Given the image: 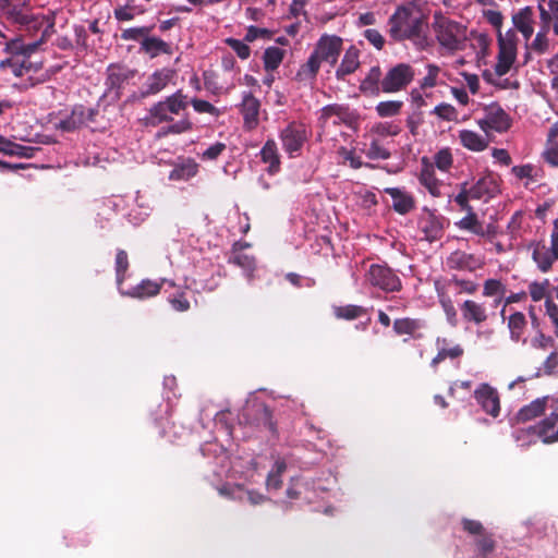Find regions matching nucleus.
<instances>
[{
	"label": "nucleus",
	"mask_w": 558,
	"mask_h": 558,
	"mask_svg": "<svg viewBox=\"0 0 558 558\" xmlns=\"http://www.w3.org/2000/svg\"><path fill=\"white\" fill-rule=\"evenodd\" d=\"M142 13L133 5H118L114 8L113 14L119 22L131 21L136 14Z\"/></svg>",
	"instance_id": "60"
},
{
	"label": "nucleus",
	"mask_w": 558,
	"mask_h": 558,
	"mask_svg": "<svg viewBox=\"0 0 558 558\" xmlns=\"http://www.w3.org/2000/svg\"><path fill=\"white\" fill-rule=\"evenodd\" d=\"M438 302L446 315L447 322L452 326H457V310L451 299L450 292L456 291L457 294L466 293L474 294L478 289V284L473 280L461 279L452 276L450 279H437L434 282Z\"/></svg>",
	"instance_id": "2"
},
{
	"label": "nucleus",
	"mask_w": 558,
	"mask_h": 558,
	"mask_svg": "<svg viewBox=\"0 0 558 558\" xmlns=\"http://www.w3.org/2000/svg\"><path fill=\"white\" fill-rule=\"evenodd\" d=\"M531 247L532 259L537 265V268L542 272H548L557 259L547 248V245L544 242H535L531 244Z\"/></svg>",
	"instance_id": "31"
},
{
	"label": "nucleus",
	"mask_w": 558,
	"mask_h": 558,
	"mask_svg": "<svg viewBox=\"0 0 558 558\" xmlns=\"http://www.w3.org/2000/svg\"><path fill=\"white\" fill-rule=\"evenodd\" d=\"M364 37L378 50H381L386 44L384 36L375 28L364 31Z\"/></svg>",
	"instance_id": "63"
},
{
	"label": "nucleus",
	"mask_w": 558,
	"mask_h": 558,
	"mask_svg": "<svg viewBox=\"0 0 558 558\" xmlns=\"http://www.w3.org/2000/svg\"><path fill=\"white\" fill-rule=\"evenodd\" d=\"M418 181L432 196L439 197L441 195V181L436 178L434 165L426 157L422 158V170Z\"/></svg>",
	"instance_id": "25"
},
{
	"label": "nucleus",
	"mask_w": 558,
	"mask_h": 558,
	"mask_svg": "<svg viewBox=\"0 0 558 558\" xmlns=\"http://www.w3.org/2000/svg\"><path fill=\"white\" fill-rule=\"evenodd\" d=\"M477 551L481 558H487V556L495 549L496 543L492 534L484 533L478 536L475 542Z\"/></svg>",
	"instance_id": "55"
},
{
	"label": "nucleus",
	"mask_w": 558,
	"mask_h": 558,
	"mask_svg": "<svg viewBox=\"0 0 558 558\" xmlns=\"http://www.w3.org/2000/svg\"><path fill=\"white\" fill-rule=\"evenodd\" d=\"M53 26L54 22L52 19L44 14L33 13L21 32H25L31 36H36L39 33V38L48 39L53 33Z\"/></svg>",
	"instance_id": "21"
},
{
	"label": "nucleus",
	"mask_w": 558,
	"mask_h": 558,
	"mask_svg": "<svg viewBox=\"0 0 558 558\" xmlns=\"http://www.w3.org/2000/svg\"><path fill=\"white\" fill-rule=\"evenodd\" d=\"M198 165L193 159H186L181 163H177L169 173V179L172 181H186L196 175Z\"/></svg>",
	"instance_id": "37"
},
{
	"label": "nucleus",
	"mask_w": 558,
	"mask_h": 558,
	"mask_svg": "<svg viewBox=\"0 0 558 558\" xmlns=\"http://www.w3.org/2000/svg\"><path fill=\"white\" fill-rule=\"evenodd\" d=\"M154 27L155 25L126 28L122 32L121 38L123 40H143L153 32Z\"/></svg>",
	"instance_id": "54"
},
{
	"label": "nucleus",
	"mask_w": 558,
	"mask_h": 558,
	"mask_svg": "<svg viewBox=\"0 0 558 558\" xmlns=\"http://www.w3.org/2000/svg\"><path fill=\"white\" fill-rule=\"evenodd\" d=\"M474 397L483 410L496 417L500 412V401L497 391L487 384H482L474 392Z\"/></svg>",
	"instance_id": "18"
},
{
	"label": "nucleus",
	"mask_w": 558,
	"mask_h": 558,
	"mask_svg": "<svg viewBox=\"0 0 558 558\" xmlns=\"http://www.w3.org/2000/svg\"><path fill=\"white\" fill-rule=\"evenodd\" d=\"M191 105L193 106L194 110L198 113H208L215 117L219 116V110L207 100L193 98L191 100Z\"/></svg>",
	"instance_id": "61"
},
{
	"label": "nucleus",
	"mask_w": 558,
	"mask_h": 558,
	"mask_svg": "<svg viewBox=\"0 0 558 558\" xmlns=\"http://www.w3.org/2000/svg\"><path fill=\"white\" fill-rule=\"evenodd\" d=\"M134 75V70L123 65L110 64L107 69L106 85L109 90H116L117 95L120 96V90L124 87V84Z\"/></svg>",
	"instance_id": "19"
},
{
	"label": "nucleus",
	"mask_w": 558,
	"mask_h": 558,
	"mask_svg": "<svg viewBox=\"0 0 558 558\" xmlns=\"http://www.w3.org/2000/svg\"><path fill=\"white\" fill-rule=\"evenodd\" d=\"M459 138L465 148L473 151H483L488 146L487 140L474 131L462 130L459 132Z\"/></svg>",
	"instance_id": "40"
},
{
	"label": "nucleus",
	"mask_w": 558,
	"mask_h": 558,
	"mask_svg": "<svg viewBox=\"0 0 558 558\" xmlns=\"http://www.w3.org/2000/svg\"><path fill=\"white\" fill-rule=\"evenodd\" d=\"M452 163L453 158L449 148L440 149L434 156V168L437 167L440 171H448Z\"/></svg>",
	"instance_id": "56"
},
{
	"label": "nucleus",
	"mask_w": 558,
	"mask_h": 558,
	"mask_svg": "<svg viewBox=\"0 0 558 558\" xmlns=\"http://www.w3.org/2000/svg\"><path fill=\"white\" fill-rule=\"evenodd\" d=\"M549 397L536 398L529 404L523 405L514 415L513 421L515 424L526 423L542 416L548 403Z\"/></svg>",
	"instance_id": "24"
},
{
	"label": "nucleus",
	"mask_w": 558,
	"mask_h": 558,
	"mask_svg": "<svg viewBox=\"0 0 558 558\" xmlns=\"http://www.w3.org/2000/svg\"><path fill=\"white\" fill-rule=\"evenodd\" d=\"M317 122L320 134L326 133L330 125L338 126L343 124L352 130H356L360 124V117L347 105L330 104L320 109Z\"/></svg>",
	"instance_id": "5"
},
{
	"label": "nucleus",
	"mask_w": 558,
	"mask_h": 558,
	"mask_svg": "<svg viewBox=\"0 0 558 558\" xmlns=\"http://www.w3.org/2000/svg\"><path fill=\"white\" fill-rule=\"evenodd\" d=\"M129 267L130 263L128 253L124 250L119 248L114 260L116 281L119 290L122 288Z\"/></svg>",
	"instance_id": "45"
},
{
	"label": "nucleus",
	"mask_w": 558,
	"mask_h": 558,
	"mask_svg": "<svg viewBox=\"0 0 558 558\" xmlns=\"http://www.w3.org/2000/svg\"><path fill=\"white\" fill-rule=\"evenodd\" d=\"M38 147L33 146H24L17 143H14L9 140V144L7 146V150L4 155L8 156H16L20 158H33L35 154L39 150Z\"/></svg>",
	"instance_id": "50"
},
{
	"label": "nucleus",
	"mask_w": 558,
	"mask_h": 558,
	"mask_svg": "<svg viewBox=\"0 0 558 558\" xmlns=\"http://www.w3.org/2000/svg\"><path fill=\"white\" fill-rule=\"evenodd\" d=\"M260 159L263 162L268 163L267 172L269 174H276L280 171V155L276 142L270 138L267 140L260 149Z\"/></svg>",
	"instance_id": "32"
},
{
	"label": "nucleus",
	"mask_w": 558,
	"mask_h": 558,
	"mask_svg": "<svg viewBox=\"0 0 558 558\" xmlns=\"http://www.w3.org/2000/svg\"><path fill=\"white\" fill-rule=\"evenodd\" d=\"M446 264L448 268L452 270H465L473 272L482 268L484 263L474 254L457 250L450 253L446 259Z\"/></svg>",
	"instance_id": "16"
},
{
	"label": "nucleus",
	"mask_w": 558,
	"mask_h": 558,
	"mask_svg": "<svg viewBox=\"0 0 558 558\" xmlns=\"http://www.w3.org/2000/svg\"><path fill=\"white\" fill-rule=\"evenodd\" d=\"M386 193L392 198V208L400 215H407L415 208V199L410 194L398 187L386 189Z\"/></svg>",
	"instance_id": "28"
},
{
	"label": "nucleus",
	"mask_w": 558,
	"mask_h": 558,
	"mask_svg": "<svg viewBox=\"0 0 558 558\" xmlns=\"http://www.w3.org/2000/svg\"><path fill=\"white\" fill-rule=\"evenodd\" d=\"M365 155L371 160H387L391 157L389 149L378 138L371 141Z\"/></svg>",
	"instance_id": "48"
},
{
	"label": "nucleus",
	"mask_w": 558,
	"mask_h": 558,
	"mask_svg": "<svg viewBox=\"0 0 558 558\" xmlns=\"http://www.w3.org/2000/svg\"><path fill=\"white\" fill-rule=\"evenodd\" d=\"M432 27L437 43L446 50L454 52L465 48L469 39L465 25L451 20L441 12H435Z\"/></svg>",
	"instance_id": "3"
},
{
	"label": "nucleus",
	"mask_w": 558,
	"mask_h": 558,
	"mask_svg": "<svg viewBox=\"0 0 558 558\" xmlns=\"http://www.w3.org/2000/svg\"><path fill=\"white\" fill-rule=\"evenodd\" d=\"M512 437L520 447H530L539 440L536 424L527 427H515Z\"/></svg>",
	"instance_id": "38"
},
{
	"label": "nucleus",
	"mask_w": 558,
	"mask_h": 558,
	"mask_svg": "<svg viewBox=\"0 0 558 558\" xmlns=\"http://www.w3.org/2000/svg\"><path fill=\"white\" fill-rule=\"evenodd\" d=\"M478 125L485 133L490 130L502 133L510 129L511 119L499 105L493 104L486 108V116Z\"/></svg>",
	"instance_id": "13"
},
{
	"label": "nucleus",
	"mask_w": 558,
	"mask_h": 558,
	"mask_svg": "<svg viewBox=\"0 0 558 558\" xmlns=\"http://www.w3.org/2000/svg\"><path fill=\"white\" fill-rule=\"evenodd\" d=\"M284 58V50L279 47H268L264 51L263 61L267 72H272L279 68Z\"/></svg>",
	"instance_id": "43"
},
{
	"label": "nucleus",
	"mask_w": 558,
	"mask_h": 558,
	"mask_svg": "<svg viewBox=\"0 0 558 558\" xmlns=\"http://www.w3.org/2000/svg\"><path fill=\"white\" fill-rule=\"evenodd\" d=\"M225 41L240 59L245 60L250 57L251 48L244 41L235 38H227Z\"/></svg>",
	"instance_id": "59"
},
{
	"label": "nucleus",
	"mask_w": 558,
	"mask_h": 558,
	"mask_svg": "<svg viewBox=\"0 0 558 558\" xmlns=\"http://www.w3.org/2000/svg\"><path fill=\"white\" fill-rule=\"evenodd\" d=\"M365 281L386 293L402 290V281L393 269L386 264H372L365 275Z\"/></svg>",
	"instance_id": "6"
},
{
	"label": "nucleus",
	"mask_w": 558,
	"mask_h": 558,
	"mask_svg": "<svg viewBox=\"0 0 558 558\" xmlns=\"http://www.w3.org/2000/svg\"><path fill=\"white\" fill-rule=\"evenodd\" d=\"M173 76L174 71L168 68L155 71L151 75L147 77L143 87L135 97L137 99H144L149 96L157 95L167 87V85L173 78Z\"/></svg>",
	"instance_id": "15"
},
{
	"label": "nucleus",
	"mask_w": 558,
	"mask_h": 558,
	"mask_svg": "<svg viewBox=\"0 0 558 558\" xmlns=\"http://www.w3.org/2000/svg\"><path fill=\"white\" fill-rule=\"evenodd\" d=\"M543 158L551 167H558V124L549 129Z\"/></svg>",
	"instance_id": "35"
},
{
	"label": "nucleus",
	"mask_w": 558,
	"mask_h": 558,
	"mask_svg": "<svg viewBox=\"0 0 558 558\" xmlns=\"http://www.w3.org/2000/svg\"><path fill=\"white\" fill-rule=\"evenodd\" d=\"M0 69L3 71L10 69L16 77H21L33 69V64L28 59L20 60L11 57L0 61Z\"/></svg>",
	"instance_id": "42"
},
{
	"label": "nucleus",
	"mask_w": 558,
	"mask_h": 558,
	"mask_svg": "<svg viewBox=\"0 0 558 558\" xmlns=\"http://www.w3.org/2000/svg\"><path fill=\"white\" fill-rule=\"evenodd\" d=\"M387 25L392 40L397 43L409 40L421 49L427 46V15L414 1L398 5L389 16Z\"/></svg>",
	"instance_id": "1"
},
{
	"label": "nucleus",
	"mask_w": 558,
	"mask_h": 558,
	"mask_svg": "<svg viewBox=\"0 0 558 558\" xmlns=\"http://www.w3.org/2000/svg\"><path fill=\"white\" fill-rule=\"evenodd\" d=\"M189 106L187 96L182 90L166 97L163 100L154 104L145 118L146 125L158 126L161 123L173 121V116H179Z\"/></svg>",
	"instance_id": "4"
},
{
	"label": "nucleus",
	"mask_w": 558,
	"mask_h": 558,
	"mask_svg": "<svg viewBox=\"0 0 558 558\" xmlns=\"http://www.w3.org/2000/svg\"><path fill=\"white\" fill-rule=\"evenodd\" d=\"M1 11L2 17L20 31H22L33 14L25 5L13 4L9 0H4V3L1 5Z\"/></svg>",
	"instance_id": "20"
},
{
	"label": "nucleus",
	"mask_w": 558,
	"mask_h": 558,
	"mask_svg": "<svg viewBox=\"0 0 558 558\" xmlns=\"http://www.w3.org/2000/svg\"><path fill=\"white\" fill-rule=\"evenodd\" d=\"M243 417L251 425L265 428L274 435L277 433V426L272 420V411L265 403L255 402L248 404L244 410Z\"/></svg>",
	"instance_id": "11"
},
{
	"label": "nucleus",
	"mask_w": 558,
	"mask_h": 558,
	"mask_svg": "<svg viewBox=\"0 0 558 558\" xmlns=\"http://www.w3.org/2000/svg\"><path fill=\"white\" fill-rule=\"evenodd\" d=\"M539 20L542 27L545 31L553 29V33L558 36V0H549L547 9L538 3Z\"/></svg>",
	"instance_id": "29"
},
{
	"label": "nucleus",
	"mask_w": 558,
	"mask_h": 558,
	"mask_svg": "<svg viewBox=\"0 0 558 558\" xmlns=\"http://www.w3.org/2000/svg\"><path fill=\"white\" fill-rule=\"evenodd\" d=\"M402 108V100H386L378 102L375 110L380 118H390L398 116Z\"/></svg>",
	"instance_id": "49"
},
{
	"label": "nucleus",
	"mask_w": 558,
	"mask_h": 558,
	"mask_svg": "<svg viewBox=\"0 0 558 558\" xmlns=\"http://www.w3.org/2000/svg\"><path fill=\"white\" fill-rule=\"evenodd\" d=\"M366 313L365 308L359 305L349 304L336 308V316L347 320L356 319Z\"/></svg>",
	"instance_id": "53"
},
{
	"label": "nucleus",
	"mask_w": 558,
	"mask_h": 558,
	"mask_svg": "<svg viewBox=\"0 0 558 558\" xmlns=\"http://www.w3.org/2000/svg\"><path fill=\"white\" fill-rule=\"evenodd\" d=\"M461 523H462L463 530L471 535L480 536L485 533V529L480 521L464 518V519H462Z\"/></svg>",
	"instance_id": "64"
},
{
	"label": "nucleus",
	"mask_w": 558,
	"mask_h": 558,
	"mask_svg": "<svg viewBox=\"0 0 558 558\" xmlns=\"http://www.w3.org/2000/svg\"><path fill=\"white\" fill-rule=\"evenodd\" d=\"M544 305L545 314L553 324L554 333L558 338V305L554 302L553 298H547Z\"/></svg>",
	"instance_id": "58"
},
{
	"label": "nucleus",
	"mask_w": 558,
	"mask_h": 558,
	"mask_svg": "<svg viewBox=\"0 0 558 558\" xmlns=\"http://www.w3.org/2000/svg\"><path fill=\"white\" fill-rule=\"evenodd\" d=\"M497 191V184L492 177L481 178L471 189V198L480 199L484 196H493Z\"/></svg>",
	"instance_id": "41"
},
{
	"label": "nucleus",
	"mask_w": 558,
	"mask_h": 558,
	"mask_svg": "<svg viewBox=\"0 0 558 558\" xmlns=\"http://www.w3.org/2000/svg\"><path fill=\"white\" fill-rule=\"evenodd\" d=\"M538 438L545 445L558 442V399L549 405V413L536 423Z\"/></svg>",
	"instance_id": "14"
},
{
	"label": "nucleus",
	"mask_w": 558,
	"mask_h": 558,
	"mask_svg": "<svg viewBox=\"0 0 558 558\" xmlns=\"http://www.w3.org/2000/svg\"><path fill=\"white\" fill-rule=\"evenodd\" d=\"M426 327L425 320L421 318L401 317L396 318L392 324L393 332L397 336H409L414 340L423 339L422 330Z\"/></svg>",
	"instance_id": "17"
},
{
	"label": "nucleus",
	"mask_w": 558,
	"mask_h": 558,
	"mask_svg": "<svg viewBox=\"0 0 558 558\" xmlns=\"http://www.w3.org/2000/svg\"><path fill=\"white\" fill-rule=\"evenodd\" d=\"M381 70L378 65L371 68L365 78L360 84V90L367 96H378L381 90Z\"/></svg>",
	"instance_id": "33"
},
{
	"label": "nucleus",
	"mask_w": 558,
	"mask_h": 558,
	"mask_svg": "<svg viewBox=\"0 0 558 558\" xmlns=\"http://www.w3.org/2000/svg\"><path fill=\"white\" fill-rule=\"evenodd\" d=\"M320 62L313 53L307 59L306 63H304L296 73V80L303 81H314L319 71Z\"/></svg>",
	"instance_id": "46"
},
{
	"label": "nucleus",
	"mask_w": 558,
	"mask_h": 558,
	"mask_svg": "<svg viewBox=\"0 0 558 558\" xmlns=\"http://www.w3.org/2000/svg\"><path fill=\"white\" fill-rule=\"evenodd\" d=\"M497 41L498 56L494 70L496 75L504 76L510 71L517 58V35L512 29H509L505 35L499 32Z\"/></svg>",
	"instance_id": "8"
},
{
	"label": "nucleus",
	"mask_w": 558,
	"mask_h": 558,
	"mask_svg": "<svg viewBox=\"0 0 558 558\" xmlns=\"http://www.w3.org/2000/svg\"><path fill=\"white\" fill-rule=\"evenodd\" d=\"M86 123V107L76 105L71 114L56 123V129L63 132H73Z\"/></svg>",
	"instance_id": "30"
},
{
	"label": "nucleus",
	"mask_w": 558,
	"mask_h": 558,
	"mask_svg": "<svg viewBox=\"0 0 558 558\" xmlns=\"http://www.w3.org/2000/svg\"><path fill=\"white\" fill-rule=\"evenodd\" d=\"M506 286L498 279H487L483 284V295L486 298H502L506 293Z\"/></svg>",
	"instance_id": "52"
},
{
	"label": "nucleus",
	"mask_w": 558,
	"mask_h": 558,
	"mask_svg": "<svg viewBox=\"0 0 558 558\" xmlns=\"http://www.w3.org/2000/svg\"><path fill=\"white\" fill-rule=\"evenodd\" d=\"M440 119L453 121L457 119V110L453 106L442 102L435 107L434 111Z\"/></svg>",
	"instance_id": "62"
},
{
	"label": "nucleus",
	"mask_w": 558,
	"mask_h": 558,
	"mask_svg": "<svg viewBox=\"0 0 558 558\" xmlns=\"http://www.w3.org/2000/svg\"><path fill=\"white\" fill-rule=\"evenodd\" d=\"M507 327L510 333V339L518 343H526L524 337L527 328V319L524 313L515 311L507 317Z\"/></svg>",
	"instance_id": "27"
},
{
	"label": "nucleus",
	"mask_w": 558,
	"mask_h": 558,
	"mask_svg": "<svg viewBox=\"0 0 558 558\" xmlns=\"http://www.w3.org/2000/svg\"><path fill=\"white\" fill-rule=\"evenodd\" d=\"M359 66V50L355 47L351 46L345 51L343 59L336 71V77L338 80H344L347 75L354 73Z\"/></svg>",
	"instance_id": "34"
},
{
	"label": "nucleus",
	"mask_w": 558,
	"mask_h": 558,
	"mask_svg": "<svg viewBox=\"0 0 558 558\" xmlns=\"http://www.w3.org/2000/svg\"><path fill=\"white\" fill-rule=\"evenodd\" d=\"M547 32L542 27L536 35L533 41L531 43V49L537 54H544L549 50V40L547 38Z\"/></svg>",
	"instance_id": "57"
},
{
	"label": "nucleus",
	"mask_w": 558,
	"mask_h": 558,
	"mask_svg": "<svg viewBox=\"0 0 558 558\" xmlns=\"http://www.w3.org/2000/svg\"><path fill=\"white\" fill-rule=\"evenodd\" d=\"M239 243H235L233 245V255L229 257V263L234 264L242 268L244 272L246 274L247 279L251 281L253 279V274L256 268L255 258L251 255L236 252Z\"/></svg>",
	"instance_id": "39"
},
{
	"label": "nucleus",
	"mask_w": 558,
	"mask_h": 558,
	"mask_svg": "<svg viewBox=\"0 0 558 558\" xmlns=\"http://www.w3.org/2000/svg\"><path fill=\"white\" fill-rule=\"evenodd\" d=\"M163 282L165 280L157 282L150 279H144L137 286L129 290H123L121 288L119 291L124 296L143 300L157 295L160 292Z\"/></svg>",
	"instance_id": "26"
},
{
	"label": "nucleus",
	"mask_w": 558,
	"mask_h": 558,
	"mask_svg": "<svg viewBox=\"0 0 558 558\" xmlns=\"http://www.w3.org/2000/svg\"><path fill=\"white\" fill-rule=\"evenodd\" d=\"M456 226L461 230H466L475 235L483 233L484 223L478 220L475 213L470 211L465 217L459 220Z\"/></svg>",
	"instance_id": "47"
},
{
	"label": "nucleus",
	"mask_w": 558,
	"mask_h": 558,
	"mask_svg": "<svg viewBox=\"0 0 558 558\" xmlns=\"http://www.w3.org/2000/svg\"><path fill=\"white\" fill-rule=\"evenodd\" d=\"M448 223L449 221L444 216L424 207L417 217V230L422 234L421 240L429 243L440 240Z\"/></svg>",
	"instance_id": "7"
},
{
	"label": "nucleus",
	"mask_w": 558,
	"mask_h": 558,
	"mask_svg": "<svg viewBox=\"0 0 558 558\" xmlns=\"http://www.w3.org/2000/svg\"><path fill=\"white\" fill-rule=\"evenodd\" d=\"M342 50V39L336 35H323L312 52L318 61L335 65Z\"/></svg>",
	"instance_id": "12"
},
{
	"label": "nucleus",
	"mask_w": 558,
	"mask_h": 558,
	"mask_svg": "<svg viewBox=\"0 0 558 558\" xmlns=\"http://www.w3.org/2000/svg\"><path fill=\"white\" fill-rule=\"evenodd\" d=\"M141 50L150 58H155L161 53H171V47L168 43L157 37H150L149 35L141 41Z\"/></svg>",
	"instance_id": "36"
},
{
	"label": "nucleus",
	"mask_w": 558,
	"mask_h": 558,
	"mask_svg": "<svg viewBox=\"0 0 558 558\" xmlns=\"http://www.w3.org/2000/svg\"><path fill=\"white\" fill-rule=\"evenodd\" d=\"M462 318L465 323L482 325L487 322L488 313L484 303H478L474 300H465L460 305Z\"/></svg>",
	"instance_id": "22"
},
{
	"label": "nucleus",
	"mask_w": 558,
	"mask_h": 558,
	"mask_svg": "<svg viewBox=\"0 0 558 558\" xmlns=\"http://www.w3.org/2000/svg\"><path fill=\"white\" fill-rule=\"evenodd\" d=\"M259 107V100L252 93L243 95L240 110L246 130H253L258 125Z\"/></svg>",
	"instance_id": "23"
},
{
	"label": "nucleus",
	"mask_w": 558,
	"mask_h": 558,
	"mask_svg": "<svg viewBox=\"0 0 558 558\" xmlns=\"http://www.w3.org/2000/svg\"><path fill=\"white\" fill-rule=\"evenodd\" d=\"M533 9L531 7H524L512 16V23L517 29L531 26L533 25Z\"/></svg>",
	"instance_id": "51"
},
{
	"label": "nucleus",
	"mask_w": 558,
	"mask_h": 558,
	"mask_svg": "<svg viewBox=\"0 0 558 558\" xmlns=\"http://www.w3.org/2000/svg\"><path fill=\"white\" fill-rule=\"evenodd\" d=\"M527 293L533 302H539L550 296V282L548 279L542 281H532L527 286Z\"/></svg>",
	"instance_id": "44"
},
{
	"label": "nucleus",
	"mask_w": 558,
	"mask_h": 558,
	"mask_svg": "<svg viewBox=\"0 0 558 558\" xmlns=\"http://www.w3.org/2000/svg\"><path fill=\"white\" fill-rule=\"evenodd\" d=\"M414 69L408 63H398L389 69L381 80V90L386 94L404 89L414 78Z\"/></svg>",
	"instance_id": "9"
},
{
	"label": "nucleus",
	"mask_w": 558,
	"mask_h": 558,
	"mask_svg": "<svg viewBox=\"0 0 558 558\" xmlns=\"http://www.w3.org/2000/svg\"><path fill=\"white\" fill-rule=\"evenodd\" d=\"M279 137L284 151L292 158L296 157L307 141L306 126L302 122L293 121L280 132Z\"/></svg>",
	"instance_id": "10"
}]
</instances>
